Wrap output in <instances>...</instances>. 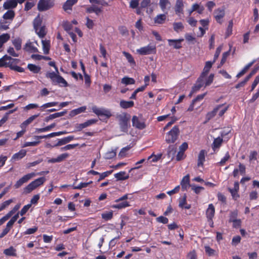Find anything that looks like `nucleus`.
<instances>
[{"mask_svg": "<svg viewBox=\"0 0 259 259\" xmlns=\"http://www.w3.org/2000/svg\"><path fill=\"white\" fill-rule=\"evenodd\" d=\"M237 217H238V211L237 210L231 211V212L230 213V216H229V222L232 223L233 222L235 221V220H238Z\"/></svg>", "mask_w": 259, "mask_h": 259, "instance_id": "nucleus-52", "label": "nucleus"}, {"mask_svg": "<svg viewBox=\"0 0 259 259\" xmlns=\"http://www.w3.org/2000/svg\"><path fill=\"white\" fill-rule=\"evenodd\" d=\"M27 68L30 71L35 74L39 73L41 70V67L40 66L33 64H28L27 65Z\"/></svg>", "mask_w": 259, "mask_h": 259, "instance_id": "nucleus-35", "label": "nucleus"}, {"mask_svg": "<svg viewBox=\"0 0 259 259\" xmlns=\"http://www.w3.org/2000/svg\"><path fill=\"white\" fill-rule=\"evenodd\" d=\"M230 158V156L229 152H227L225 156L222 158L221 161L219 162V164L220 165L223 166L224 165L226 162L228 161Z\"/></svg>", "mask_w": 259, "mask_h": 259, "instance_id": "nucleus-62", "label": "nucleus"}, {"mask_svg": "<svg viewBox=\"0 0 259 259\" xmlns=\"http://www.w3.org/2000/svg\"><path fill=\"white\" fill-rule=\"evenodd\" d=\"M179 206L181 208L189 209L191 208V205L187 202V195L185 194L182 198H180L179 201Z\"/></svg>", "mask_w": 259, "mask_h": 259, "instance_id": "nucleus-20", "label": "nucleus"}, {"mask_svg": "<svg viewBox=\"0 0 259 259\" xmlns=\"http://www.w3.org/2000/svg\"><path fill=\"white\" fill-rule=\"evenodd\" d=\"M223 142V138L221 137H218L213 140L212 144V148L213 150H215L217 148H220Z\"/></svg>", "mask_w": 259, "mask_h": 259, "instance_id": "nucleus-43", "label": "nucleus"}, {"mask_svg": "<svg viewBox=\"0 0 259 259\" xmlns=\"http://www.w3.org/2000/svg\"><path fill=\"white\" fill-rule=\"evenodd\" d=\"M13 201L12 199H9L3 202L0 205V211L5 209L6 207H7Z\"/></svg>", "mask_w": 259, "mask_h": 259, "instance_id": "nucleus-57", "label": "nucleus"}, {"mask_svg": "<svg viewBox=\"0 0 259 259\" xmlns=\"http://www.w3.org/2000/svg\"><path fill=\"white\" fill-rule=\"evenodd\" d=\"M122 54H123L124 57L126 58L128 63L131 65L136 66V62H135L134 58L133 57L132 55L130 53L125 52V51H123L122 52Z\"/></svg>", "mask_w": 259, "mask_h": 259, "instance_id": "nucleus-39", "label": "nucleus"}, {"mask_svg": "<svg viewBox=\"0 0 259 259\" xmlns=\"http://www.w3.org/2000/svg\"><path fill=\"white\" fill-rule=\"evenodd\" d=\"M215 213V208L213 205L211 203L208 205V207L206 211V216L207 219H213Z\"/></svg>", "mask_w": 259, "mask_h": 259, "instance_id": "nucleus-27", "label": "nucleus"}, {"mask_svg": "<svg viewBox=\"0 0 259 259\" xmlns=\"http://www.w3.org/2000/svg\"><path fill=\"white\" fill-rule=\"evenodd\" d=\"M90 3L98 4L102 6H108V4L105 0H89Z\"/></svg>", "mask_w": 259, "mask_h": 259, "instance_id": "nucleus-56", "label": "nucleus"}, {"mask_svg": "<svg viewBox=\"0 0 259 259\" xmlns=\"http://www.w3.org/2000/svg\"><path fill=\"white\" fill-rule=\"evenodd\" d=\"M214 62H212L211 61H207L206 63H205V66L203 69V71L202 72V73H201L200 75L199 76V77H201V78H203L205 79H207V78L208 77H207V74L210 69V68H211L212 67V64Z\"/></svg>", "mask_w": 259, "mask_h": 259, "instance_id": "nucleus-16", "label": "nucleus"}, {"mask_svg": "<svg viewBox=\"0 0 259 259\" xmlns=\"http://www.w3.org/2000/svg\"><path fill=\"white\" fill-rule=\"evenodd\" d=\"M117 118L119 121L120 131L124 133H127L130 126V115L124 113L118 115Z\"/></svg>", "mask_w": 259, "mask_h": 259, "instance_id": "nucleus-4", "label": "nucleus"}, {"mask_svg": "<svg viewBox=\"0 0 259 259\" xmlns=\"http://www.w3.org/2000/svg\"><path fill=\"white\" fill-rule=\"evenodd\" d=\"M7 20H1L0 21V28L4 29L7 30L9 28V25L10 22L6 21Z\"/></svg>", "mask_w": 259, "mask_h": 259, "instance_id": "nucleus-59", "label": "nucleus"}, {"mask_svg": "<svg viewBox=\"0 0 259 259\" xmlns=\"http://www.w3.org/2000/svg\"><path fill=\"white\" fill-rule=\"evenodd\" d=\"M18 2L15 0H10L7 1L4 4L3 7L5 9H10L15 8L17 7Z\"/></svg>", "mask_w": 259, "mask_h": 259, "instance_id": "nucleus-31", "label": "nucleus"}, {"mask_svg": "<svg viewBox=\"0 0 259 259\" xmlns=\"http://www.w3.org/2000/svg\"><path fill=\"white\" fill-rule=\"evenodd\" d=\"M17 110V109L10 110L8 113H7L3 118L0 120V127L2 126L8 119V114H11Z\"/></svg>", "mask_w": 259, "mask_h": 259, "instance_id": "nucleus-51", "label": "nucleus"}, {"mask_svg": "<svg viewBox=\"0 0 259 259\" xmlns=\"http://www.w3.org/2000/svg\"><path fill=\"white\" fill-rule=\"evenodd\" d=\"M38 230V227L34 226L33 228L27 229L25 232H23L24 235H30L35 233Z\"/></svg>", "mask_w": 259, "mask_h": 259, "instance_id": "nucleus-60", "label": "nucleus"}, {"mask_svg": "<svg viewBox=\"0 0 259 259\" xmlns=\"http://www.w3.org/2000/svg\"><path fill=\"white\" fill-rule=\"evenodd\" d=\"M213 77L214 75L213 74H210L209 76H208L206 80L199 77L197 78L195 84L192 88L190 95L199 91L204 85L205 87L209 85L213 81Z\"/></svg>", "mask_w": 259, "mask_h": 259, "instance_id": "nucleus-1", "label": "nucleus"}, {"mask_svg": "<svg viewBox=\"0 0 259 259\" xmlns=\"http://www.w3.org/2000/svg\"><path fill=\"white\" fill-rule=\"evenodd\" d=\"M16 249L13 246H10L4 250V253L7 256H16Z\"/></svg>", "mask_w": 259, "mask_h": 259, "instance_id": "nucleus-33", "label": "nucleus"}, {"mask_svg": "<svg viewBox=\"0 0 259 259\" xmlns=\"http://www.w3.org/2000/svg\"><path fill=\"white\" fill-rule=\"evenodd\" d=\"M241 237L239 235L233 237L232 240V244L234 246H236L241 241Z\"/></svg>", "mask_w": 259, "mask_h": 259, "instance_id": "nucleus-64", "label": "nucleus"}, {"mask_svg": "<svg viewBox=\"0 0 259 259\" xmlns=\"http://www.w3.org/2000/svg\"><path fill=\"white\" fill-rule=\"evenodd\" d=\"M66 132H54L51 134H49L47 135H43V136H35L34 137V139L36 140V141L33 142H26L24 144L23 147H29V146H36L38 145L40 143L39 139H45V138H50L52 137H54L55 136H58L64 134H66Z\"/></svg>", "mask_w": 259, "mask_h": 259, "instance_id": "nucleus-2", "label": "nucleus"}, {"mask_svg": "<svg viewBox=\"0 0 259 259\" xmlns=\"http://www.w3.org/2000/svg\"><path fill=\"white\" fill-rule=\"evenodd\" d=\"M184 41V39H168V44L170 46H172L174 48L179 49L182 48L181 42Z\"/></svg>", "mask_w": 259, "mask_h": 259, "instance_id": "nucleus-24", "label": "nucleus"}, {"mask_svg": "<svg viewBox=\"0 0 259 259\" xmlns=\"http://www.w3.org/2000/svg\"><path fill=\"white\" fill-rule=\"evenodd\" d=\"M121 82L126 85L133 84L135 83V80L133 78L124 77L121 80Z\"/></svg>", "mask_w": 259, "mask_h": 259, "instance_id": "nucleus-53", "label": "nucleus"}, {"mask_svg": "<svg viewBox=\"0 0 259 259\" xmlns=\"http://www.w3.org/2000/svg\"><path fill=\"white\" fill-rule=\"evenodd\" d=\"M173 28L176 32H179L182 31L184 27L182 22H175L173 23Z\"/></svg>", "mask_w": 259, "mask_h": 259, "instance_id": "nucleus-49", "label": "nucleus"}, {"mask_svg": "<svg viewBox=\"0 0 259 259\" xmlns=\"http://www.w3.org/2000/svg\"><path fill=\"white\" fill-rule=\"evenodd\" d=\"M35 31L40 38H44L47 34L46 27L45 26L36 28V29H35Z\"/></svg>", "mask_w": 259, "mask_h": 259, "instance_id": "nucleus-37", "label": "nucleus"}, {"mask_svg": "<svg viewBox=\"0 0 259 259\" xmlns=\"http://www.w3.org/2000/svg\"><path fill=\"white\" fill-rule=\"evenodd\" d=\"M254 61L249 63L247 64L243 69L240 71L236 75V77L239 78L243 76L249 69V68L253 65Z\"/></svg>", "mask_w": 259, "mask_h": 259, "instance_id": "nucleus-46", "label": "nucleus"}, {"mask_svg": "<svg viewBox=\"0 0 259 259\" xmlns=\"http://www.w3.org/2000/svg\"><path fill=\"white\" fill-rule=\"evenodd\" d=\"M233 23L232 20H230L229 22V24L228 27L227 28L226 35V37L229 36L232 32V28H233Z\"/></svg>", "mask_w": 259, "mask_h": 259, "instance_id": "nucleus-58", "label": "nucleus"}, {"mask_svg": "<svg viewBox=\"0 0 259 259\" xmlns=\"http://www.w3.org/2000/svg\"><path fill=\"white\" fill-rule=\"evenodd\" d=\"M166 18V15L164 14H159L156 16L154 18V22L157 24H163Z\"/></svg>", "mask_w": 259, "mask_h": 259, "instance_id": "nucleus-40", "label": "nucleus"}, {"mask_svg": "<svg viewBox=\"0 0 259 259\" xmlns=\"http://www.w3.org/2000/svg\"><path fill=\"white\" fill-rule=\"evenodd\" d=\"M26 155V151L24 149L20 150L18 152L14 154L11 158V161H16L25 157Z\"/></svg>", "mask_w": 259, "mask_h": 259, "instance_id": "nucleus-22", "label": "nucleus"}, {"mask_svg": "<svg viewBox=\"0 0 259 259\" xmlns=\"http://www.w3.org/2000/svg\"><path fill=\"white\" fill-rule=\"evenodd\" d=\"M116 152L114 151H110L105 153V158L106 159H111L116 156Z\"/></svg>", "mask_w": 259, "mask_h": 259, "instance_id": "nucleus-61", "label": "nucleus"}, {"mask_svg": "<svg viewBox=\"0 0 259 259\" xmlns=\"http://www.w3.org/2000/svg\"><path fill=\"white\" fill-rule=\"evenodd\" d=\"M13 61V62L16 61L17 63H19V59L12 58L11 56H9L7 55H4L3 57L0 58V67H9V65L11 64V61L7 62L6 61Z\"/></svg>", "mask_w": 259, "mask_h": 259, "instance_id": "nucleus-13", "label": "nucleus"}, {"mask_svg": "<svg viewBox=\"0 0 259 259\" xmlns=\"http://www.w3.org/2000/svg\"><path fill=\"white\" fill-rule=\"evenodd\" d=\"M12 44L17 51H19L21 49L22 40L20 38H16L12 41Z\"/></svg>", "mask_w": 259, "mask_h": 259, "instance_id": "nucleus-50", "label": "nucleus"}, {"mask_svg": "<svg viewBox=\"0 0 259 259\" xmlns=\"http://www.w3.org/2000/svg\"><path fill=\"white\" fill-rule=\"evenodd\" d=\"M114 177L117 181L125 180L129 178V175L124 171H121L114 174Z\"/></svg>", "mask_w": 259, "mask_h": 259, "instance_id": "nucleus-30", "label": "nucleus"}, {"mask_svg": "<svg viewBox=\"0 0 259 259\" xmlns=\"http://www.w3.org/2000/svg\"><path fill=\"white\" fill-rule=\"evenodd\" d=\"M120 106L123 109H127L133 107L134 106V102L132 101H126L121 100L120 102Z\"/></svg>", "mask_w": 259, "mask_h": 259, "instance_id": "nucleus-36", "label": "nucleus"}, {"mask_svg": "<svg viewBox=\"0 0 259 259\" xmlns=\"http://www.w3.org/2000/svg\"><path fill=\"white\" fill-rule=\"evenodd\" d=\"M45 181L46 178L44 177L35 180L24 188V193L25 194L30 193L33 190L42 185Z\"/></svg>", "mask_w": 259, "mask_h": 259, "instance_id": "nucleus-6", "label": "nucleus"}, {"mask_svg": "<svg viewBox=\"0 0 259 259\" xmlns=\"http://www.w3.org/2000/svg\"><path fill=\"white\" fill-rule=\"evenodd\" d=\"M132 124L133 126L139 130H143L146 127L145 122L140 120L136 115L133 116Z\"/></svg>", "mask_w": 259, "mask_h": 259, "instance_id": "nucleus-14", "label": "nucleus"}, {"mask_svg": "<svg viewBox=\"0 0 259 259\" xmlns=\"http://www.w3.org/2000/svg\"><path fill=\"white\" fill-rule=\"evenodd\" d=\"M92 111L98 116H105L106 119H109L112 116V113L110 110L105 108H100L96 106H93L92 108Z\"/></svg>", "mask_w": 259, "mask_h": 259, "instance_id": "nucleus-10", "label": "nucleus"}, {"mask_svg": "<svg viewBox=\"0 0 259 259\" xmlns=\"http://www.w3.org/2000/svg\"><path fill=\"white\" fill-rule=\"evenodd\" d=\"M39 116V114H35L31 116L28 119L23 121L20 125L22 129H25L27 126L30 124L35 118Z\"/></svg>", "mask_w": 259, "mask_h": 259, "instance_id": "nucleus-25", "label": "nucleus"}, {"mask_svg": "<svg viewBox=\"0 0 259 259\" xmlns=\"http://www.w3.org/2000/svg\"><path fill=\"white\" fill-rule=\"evenodd\" d=\"M15 15V12L13 10H8L3 15V18L5 20H12Z\"/></svg>", "mask_w": 259, "mask_h": 259, "instance_id": "nucleus-44", "label": "nucleus"}, {"mask_svg": "<svg viewBox=\"0 0 259 259\" xmlns=\"http://www.w3.org/2000/svg\"><path fill=\"white\" fill-rule=\"evenodd\" d=\"M180 135V129L178 125H175L166 134L165 141L167 144H173L178 140Z\"/></svg>", "mask_w": 259, "mask_h": 259, "instance_id": "nucleus-5", "label": "nucleus"}, {"mask_svg": "<svg viewBox=\"0 0 259 259\" xmlns=\"http://www.w3.org/2000/svg\"><path fill=\"white\" fill-rule=\"evenodd\" d=\"M10 38V35L8 33H4L0 35V49L3 45L8 41Z\"/></svg>", "mask_w": 259, "mask_h": 259, "instance_id": "nucleus-45", "label": "nucleus"}, {"mask_svg": "<svg viewBox=\"0 0 259 259\" xmlns=\"http://www.w3.org/2000/svg\"><path fill=\"white\" fill-rule=\"evenodd\" d=\"M13 63L17 64V62L15 61L13 62V61H11V64L9 65V67L12 70H14L15 71L18 72H24V69L21 67H20L17 65H14Z\"/></svg>", "mask_w": 259, "mask_h": 259, "instance_id": "nucleus-42", "label": "nucleus"}, {"mask_svg": "<svg viewBox=\"0 0 259 259\" xmlns=\"http://www.w3.org/2000/svg\"><path fill=\"white\" fill-rule=\"evenodd\" d=\"M159 6L163 12H165L166 8H170V3L169 0H159Z\"/></svg>", "mask_w": 259, "mask_h": 259, "instance_id": "nucleus-38", "label": "nucleus"}, {"mask_svg": "<svg viewBox=\"0 0 259 259\" xmlns=\"http://www.w3.org/2000/svg\"><path fill=\"white\" fill-rule=\"evenodd\" d=\"M74 139L73 136H69L66 137H64L61 139H58V142L56 144H55V146H59L61 145H65L68 143H69L70 141H72Z\"/></svg>", "mask_w": 259, "mask_h": 259, "instance_id": "nucleus-26", "label": "nucleus"}, {"mask_svg": "<svg viewBox=\"0 0 259 259\" xmlns=\"http://www.w3.org/2000/svg\"><path fill=\"white\" fill-rule=\"evenodd\" d=\"M96 119H90L87 120L82 123L76 124L75 126L76 128V131L79 132L81 131L83 128H85L89 126H90L92 124L95 123L97 122Z\"/></svg>", "mask_w": 259, "mask_h": 259, "instance_id": "nucleus-15", "label": "nucleus"}, {"mask_svg": "<svg viewBox=\"0 0 259 259\" xmlns=\"http://www.w3.org/2000/svg\"><path fill=\"white\" fill-rule=\"evenodd\" d=\"M184 4L183 0H176V3L175 7V11L176 14L179 15L180 14H183L184 11Z\"/></svg>", "mask_w": 259, "mask_h": 259, "instance_id": "nucleus-23", "label": "nucleus"}, {"mask_svg": "<svg viewBox=\"0 0 259 259\" xmlns=\"http://www.w3.org/2000/svg\"><path fill=\"white\" fill-rule=\"evenodd\" d=\"M214 18L216 21L221 24L223 22L222 19L225 15V10L224 7L219 8L214 11Z\"/></svg>", "mask_w": 259, "mask_h": 259, "instance_id": "nucleus-11", "label": "nucleus"}, {"mask_svg": "<svg viewBox=\"0 0 259 259\" xmlns=\"http://www.w3.org/2000/svg\"><path fill=\"white\" fill-rule=\"evenodd\" d=\"M191 8H192V11H197V12L200 14H201L204 10L203 6H200L199 4L196 3L193 4Z\"/></svg>", "mask_w": 259, "mask_h": 259, "instance_id": "nucleus-48", "label": "nucleus"}, {"mask_svg": "<svg viewBox=\"0 0 259 259\" xmlns=\"http://www.w3.org/2000/svg\"><path fill=\"white\" fill-rule=\"evenodd\" d=\"M42 46L43 51L45 54H48L51 47V44L50 40H42Z\"/></svg>", "mask_w": 259, "mask_h": 259, "instance_id": "nucleus-32", "label": "nucleus"}, {"mask_svg": "<svg viewBox=\"0 0 259 259\" xmlns=\"http://www.w3.org/2000/svg\"><path fill=\"white\" fill-rule=\"evenodd\" d=\"M35 174L34 172L28 174L24 175L19 180H18L14 185V187L16 189L20 188L23 184L27 182L31 178L34 177Z\"/></svg>", "mask_w": 259, "mask_h": 259, "instance_id": "nucleus-12", "label": "nucleus"}, {"mask_svg": "<svg viewBox=\"0 0 259 259\" xmlns=\"http://www.w3.org/2000/svg\"><path fill=\"white\" fill-rule=\"evenodd\" d=\"M68 154L67 153H63L59 155L57 158H53L48 160L49 163L60 162L67 158Z\"/></svg>", "mask_w": 259, "mask_h": 259, "instance_id": "nucleus-28", "label": "nucleus"}, {"mask_svg": "<svg viewBox=\"0 0 259 259\" xmlns=\"http://www.w3.org/2000/svg\"><path fill=\"white\" fill-rule=\"evenodd\" d=\"M87 109L86 106H81L79 108L73 109L70 111V115L72 117L77 115L80 113L84 112Z\"/></svg>", "mask_w": 259, "mask_h": 259, "instance_id": "nucleus-34", "label": "nucleus"}, {"mask_svg": "<svg viewBox=\"0 0 259 259\" xmlns=\"http://www.w3.org/2000/svg\"><path fill=\"white\" fill-rule=\"evenodd\" d=\"M46 77L51 79L53 83L54 84H58L60 87H66L68 85L67 82L63 77L56 74L54 72H47Z\"/></svg>", "mask_w": 259, "mask_h": 259, "instance_id": "nucleus-3", "label": "nucleus"}, {"mask_svg": "<svg viewBox=\"0 0 259 259\" xmlns=\"http://www.w3.org/2000/svg\"><path fill=\"white\" fill-rule=\"evenodd\" d=\"M24 49L30 53H36L38 52V49L34 47L31 42L26 43Z\"/></svg>", "mask_w": 259, "mask_h": 259, "instance_id": "nucleus-41", "label": "nucleus"}, {"mask_svg": "<svg viewBox=\"0 0 259 259\" xmlns=\"http://www.w3.org/2000/svg\"><path fill=\"white\" fill-rule=\"evenodd\" d=\"M113 218V212L109 211L106 212L105 213H103L102 214V218L104 219L105 221H109L112 219Z\"/></svg>", "mask_w": 259, "mask_h": 259, "instance_id": "nucleus-55", "label": "nucleus"}, {"mask_svg": "<svg viewBox=\"0 0 259 259\" xmlns=\"http://www.w3.org/2000/svg\"><path fill=\"white\" fill-rule=\"evenodd\" d=\"M156 47L155 45H148L146 46L141 47L137 50V53L141 55H148L155 54L156 53Z\"/></svg>", "mask_w": 259, "mask_h": 259, "instance_id": "nucleus-8", "label": "nucleus"}, {"mask_svg": "<svg viewBox=\"0 0 259 259\" xmlns=\"http://www.w3.org/2000/svg\"><path fill=\"white\" fill-rule=\"evenodd\" d=\"M19 214L20 213L18 212L17 214H15L7 223L6 228L3 230L2 233H0V238H3L10 232V231L12 228L14 223L18 219Z\"/></svg>", "mask_w": 259, "mask_h": 259, "instance_id": "nucleus-9", "label": "nucleus"}, {"mask_svg": "<svg viewBox=\"0 0 259 259\" xmlns=\"http://www.w3.org/2000/svg\"><path fill=\"white\" fill-rule=\"evenodd\" d=\"M223 104L218 105L213 108L212 111L208 112L206 115V120L209 121L213 117H214L216 115L219 110H220L223 107Z\"/></svg>", "mask_w": 259, "mask_h": 259, "instance_id": "nucleus-21", "label": "nucleus"}, {"mask_svg": "<svg viewBox=\"0 0 259 259\" xmlns=\"http://www.w3.org/2000/svg\"><path fill=\"white\" fill-rule=\"evenodd\" d=\"M42 24V20L40 18L39 16L36 17L33 21V27L34 30L36 28H38L40 27H41Z\"/></svg>", "mask_w": 259, "mask_h": 259, "instance_id": "nucleus-54", "label": "nucleus"}, {"mask_svg": "<svg viewBox=\"0 0 259 259\" xmlns=\"http://www.w3.org/2000/svg\"><path fill=\"white\" fill-rule=\"evenodd\" d=\"M103 12L102 7H99L96 5H92L86 9V12L88 13H95L96 15L99 16Z\"/></svg>", "mask_w": 259, "mask_h": 259, "instance_id": "nucleus-18", "label": "nucleus"}, {"mask_svg": "<svg viewBox=\"0 0 259 259\" xmlns=\"http://www.w3.org/2000/svg\"><path fill=\"white\" fill-rule=\"evenodd\" d=\"M78 0H67L63 5L62 8L65 12H68V11L72 10V7L75 5Z\"/></svg>", "mask_w": 259, "mask_h": 259, "instance_id": "nucleus-19", "label": "nucleus"}, {"mask_svg": "<svg viewBox=\"0 0 259 259\" xmlns=\"http://www.w3.org/2000/svg\"><path fill=\"white\" fill-rule=\"evenodd\" d=\"M206 154V151L205 150H201L198 156V161H197V166H202L203 165V163L205 161V155Z\"/></svg>", "mask_w": 259, "mask_h": 259, "instance_id": "nucleus-29", "label": "nucleus"}, {"mask_svg": "<svg viewBox=\"0 0 259 259\" xmlns=\"http://www.w3.org/2000/svg\"><path fill=\"white\" fill-rule=\"evenodd\" d=\"M31 204H28L23 207L20 211L19 212L21 216L24 215L31 207Z\"/></svg>", "mask_w": 259, "mask_h": 259, "instance_id": "nucleus-63", "label": "nucleus"}, {"mask_svg": "<svg viewBox=\"0 0 259 259\" xmlns=\"http://www.w3.org/2000/svg\"><path fill=\"white\" fill-rule=\"evenodd\" d=\"M55 5L54 0H39L37 4V10L39 12H44L52 9Z\"/></svg>", "mask_w": 259, "mask_h": 259, "instance_id": "nucleus-7", "label": "nucleus"}, {"mask_svg": "<svg viewBox=\"0 0 259 259\" xmlns=\"http://www.w3.org/2000/svg\"><path fill=\"white\" fill-rule=\"evenodd\" d=\"M182 190L183 191H187V189L190 187V176L187 174L184 176L180 183Z\"/></svg>", "mask_w": 259, "mask_h": 259, "instance_id": "nucleus-17", "label": "nucleus"}, {"mask_svg": "<svg viewBox=\"0 0 259 259\" xmlns=\"http://www.w3.org/2000/svg\"><path fill=\"white\" fill-rule=\"evenodd\" d=\"M130 206V205L129 204V202L126 201H124L120 203H119L117 204L113 205L112 207L114 208L121 209Z\"/></svg>", "mask_w": 259, "mask_h": 259, "instance_id": "nucleus-47", "label": "nucleus"}]
</instances>
